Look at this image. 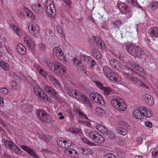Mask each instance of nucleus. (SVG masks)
Returning <instances> with one entry per match:
<instances>
[{
  "label": "nucleus",
  "instance_id": "20",
  "mask_svg": "<svg viewBox=\"0 0 158 158\" xmlns=\"http://www.w3.org/2000/svg\"><path fill=\"white\" fill-rule=\"evenodd\" d=\"M142 109H140L139 107V110H136L133 111V115L136 118L141 119L143 118V114Z\"/></svg>",
  "mask_w": 158,
  "mask_h": 158
},
{
  "label": "nucleus",
  "instance_id": "27",
  "mask_svg": "<svg viewBox=\"0 0 158 158\" xmlns=\"http://www.w3.org/2000/svg\"><path fill=\"white\" fill-rule=\"evenodd\" d=\"M44 90L49 95L55 90V89L52 86H50L47 85H45L43 86Z\"/></svg>",
  "mask_w": 158,
  "mask_h": 158
},
{
  "label": "nucleus",
  "instance_id": "59",
  "mask_svg": "<svg viewBox=\"0 0 158 158\" xmlns=\"http://www.w3.org/2000/svg\"><path fill=\"white\" fill-rule=\"evenodd\" d=\"M108 133L107 134H105V135L108 136L110 138L113 139L115 138V135L112 132H110L108 131Z\"/></svg>",
  "mask_w": 158,
  "mask_h": 158
},
{
  "label": "nucleus",
  "instance_id": "50",
  "mask_svg": "<svg viewBox=\"0 0 158 158\" xmlns=\"http://www.w3.org/2000/svg\"><path fill=\"white\" fill-rule=\"evenodd\" d=\"M57 142L59 146L63 148H65V144L64 143V140L62 141V140H57Z\"/></svg>",
  "mask_w": 158,
  "mask_h": 158
},
{
  "label": "nucleus",
  "instance_id": "10",
  "mask_svg": "<svg viewBox=\"0 0 158 158\" xmlns=\"http://www.w3.org/2000/svg\"><path fill=\"white\" fill-rule=\"evenodd\" d=\"M90 137L96 142L103 143L105 141L104 138L98 133L95 131H92L89 134Z\"/></svg>",
  "mask_w": 158,
  "mask_h": 158
},
{
  "label": "nucleus",
  "instance_id": "35",
  "mask_svg": "<svg viewBox=\"0 0 158 158\" xmlns=\"http://www.w3.org/2000/svg\"><path fill=\"white\" fill-rule=\"evenodd\" d=\"M84 63L85 64H87L89 63L90 62V60L92 59V58L86 56H84L82 58Z\"/></svg>",
  "mask_w": 158,
  "mask_h": 158
},
{
  "label": "nucleus",
  "instance_id": "24",
  "mask_svg": "<svg viewBox=\"0 0 158 158\" xmlns=\"http://www.w3.org/2000/svg\"><path fill=\"white\" fill-rule=\"evenodd\" d=\"M140 109H142L143 117L145 116L147 118H149L152 116V112L149 110H148L146 107H140Z\"/></svg>",
  "mask_w": 158,
  "mask_h": 158
},
{
  "label": "nucleus",
  "instance_id": "14",
  "mask_svg": "<svg viewBox=\"0 0 158 158\" xmlns=\"http://www.w3.org/2000/svg\"><path fill=\"white\" fill-rule=\"evenodd\" d=\"M117 6L122 13L128 12L130 11V8L124 3H118Z\"/></svg>",
  "mask_w": 158,
  "mask_h": 158
},
{
  "label": "nucleus",
  "instance_id": "5",
  "mask_svg": "<svg viewBox=\"0 0 158 158\" xmlns=\"http://www.w3.org/2000/svg\"><path fill=\"white\" fill-rule=\"evenodd\" d=\"M95 83L97 87L103 91L104 95L106 97H107L109 94H113L114 90L110 87L107 85L106 86H104L102 83L98 81H95Z\"/></svg>",
  "mask_w": 158,
  "mask_h": 158
},
{
  "label": "nucleus",
  "instance_id": "48",
  "mask_svg": "<svg viewBox=\"0 0 158 158\" xmlns=\"http://www.w3.org/2000/svg\"><path fill=\"white\" fill-rule=\"evenodd\" d=\"M73 150L72 149H68L65 151V153L68 156L71 157L73 156Z\"/></svg>",
  "mask_w": 158,
  "mask_h": 158
},
{
  "label": "nucleus",
  "instance_id": "42",
  "mask_svg": "<svg viewBox=\"0 0 158 158\" xmlns=\"http://www.w3.org/2000/svg\"><path fill=\"white\" fill-rule=\"evenodd\" d=\"M113 24L115 27H118L122 24V22L120 20H116L113 22Z\"/></svg>",
  "mask_w": 158,
  "mask_h": 158
},
{
  "label": "nucleus",
  "instance_id": "13",
  "mask_svg": "<svg viewBox=\"0 0 158 158\" xmlns=\"http://www.w3.org/2000/svg\"><path fill=\"white\" fill-rule=\"evenodd\" d=\"M53 53L54 55L56 56L57 58L60 60H64L65 57L61 49L58 47L54 48L52 50Z\"/></svg>",
  "mask_w": 158,
  "mask_h": 158
},
{
  "label": "nucleus",
  "instance_id": "8",
  "mask_svg": "<svg viewBox=\"0 0 158 158\" xmlns=\"http://www.w3.org/2000/svg\"><path fill=\"white\" fill-rule=\"evenodd\" d=\"M89 96L92 100H93L100 106L103 105L105 103L101 95L98 93H91L90 94Z\"/></svg>",
  "mask_w": 158,
  "mask_h": 158
},
{
  "label": "nucleus",
  "instance_id": "22",
  "mask_svg": "<svg viewBox=\"0 0 158 158\" xmlns=\"http://www.w3.org/2000/svg\"><path fill=\"white\" fill-rule=\"evenodd\" d=\"M4 143L6 148H8L10 150L15 151L14 145H15L12 141L6 139H3Z\"/></svg>",
  "mask_w": 158,
  "mask_h": 158
},
{
  "label": "nucleus",
  "instance_id": "19",
  "mask_svg": "<svg viewBox=\"0 0 158 158\" xmlns=\"http://www.w3.org/2000/svg\"><path fill=\"white\" fill-rule=\"evenodd\" d=\"M90 48L91 53L94 58L96 59H99L102 57L101 54L97 49L95 48L94 47L92 48L90 47Z\"/></svg>",
  "mask_w": 158,
  "mask_h": 158
},
{
  "label": "nucleus",
  "instance_id": "49",
  "mask_svg": "<svg viewBox=\"0 0 158 158\" xmlns=\"http://www.w3.org/2000/svg\"><path fill=\"white\" fill-rule=\"evenodd\" d=\"M98 42H97V45L99 46L101 48H105V44L102 43L100 38H98Z\"/></svg>",
  "mask_w": 158,
  "mask_h": 158
},
{
  "label": "nucleus",
  "instance_id": "60",
  "mask_svg": "<svg viewBox=\"0 0 158 158\" xmlns=\"http://www.w3.org/2000/svg\"><path fill=\"white\" fill-rule=\"evenodd\" d=\"M0 93H2L6 94L8 93V90L6 88H2L0 89Z\"/></svg>",
  "mask_w": 158,
  "mask_h": 158
},
{
  "label": "nucleus",
  "instance_id": "23",
  "mask_svg": "<svg viewBox=\"0 0 158 158\" xmlns=\"http://www.w3.org/2000/svg\"><path fill=\"white\" fill-rule=\"evenodd\" d=\"M145 102L148 105L151 106L153 105L154 100L152 96L148 94H146L143 96Z\"/></svg>",
  "mask_w": 158,
  "mask_h": 158
},
{
  "label": "nucleus",
  "instance_id": "47",
  "mask_svg": "<svg viewBox=\"0 0 158 158\" xmlns=\"http://www.w3.org/2000/svg\"><path fill=\"white\" fill-rule=\"evenodd\" d=\"M15 151H12L17 154H21V150L20 148L16 145H14Z\"/></svg>",
  "mask_w": 158,
  "mask_h": 158
},
{
  "label": "nucleus",
  "instance_id": "26",
  "mask_svg": "<svg viewBox=\"0 0 158 158\" xmlns=\"http://www.w3.org/2000/svg\"><path fill=\"white\" fill-rule=\"evenodd\" d=\"M49 95L52 98L58 101H60L62 99L58 92L55 89Z\"/></svg>",
  "mask_w": 158,
  "mask_h": 158
},
{
  "label": "nucleus",
  "instance_id": "63",
  "mask_svg": "<svg viewBox=\"0 0 158 158\" xmlns=\"http://www.w3.org/2000/svg\"><path fill=\"white\" fill-rule=\"evenodd\" d=\"M46 64L48 67L50 69L52 68V64L51 60H48L46 61Z\"/></svg>",
  "mask_w": 158,
  "mask_h": 158
},
{
  "label": "nucleus",
  "instance_id": "4",
  "mask_svg": "<svg viewBox=\"0 0 158 158\" xmlns=\"http://www.w3.org/2000/svg\"><path fill=\"white\" fill-rule=\"evenodd\" d=\"M45 8L46 13L49 17L53 18L55 16L56 11L53 0H47Z\"/></svg>",
  "mask_w": 158,
  "mask_h": 158
},
{
  "label": "nucleus",
  "instance_id": "2",
  "mask_svg": "<svg viewBox=\"0 0 158 158\" xmlns=\"http://www.w3.org/2000/svg\"><path fill=\"white\" fill-rule=\"evenodd\" d=\"M126 47L127 52L134 58L138 57L143 59V56L144 55V52L139 47L129 44L126 45Z\"/></svg>",
  "mask_w": 158,
  "mask_h": 158
},
{
  "label": "nucleus",
  "instance_id": "12",
  "mask_svg": "<svg viewBox=\"0 0 158 158\" xmlns=\"http://www.w3.org/2000/svg\"><path fill=\"white\" fill-rule=\"evenodd\" d=\"M28 29L30 33L33 36L36 37L39 35V27L36 24L31 23L29 26Z\"/></svg>",
  "mask_w": 158,
  "mask_h": 158
},
{
  "label": "nucleus",
  "instance_id": "44",
  "mask_svg": "<svg viewBox=\"0 0 158 158\" xmlns=\"http://www.w3.org/2000/svg\"><path fill=\"white\" fill-rule=\"evenodd\" d=\"M117 155L118 158H125V154L123 152L121 151L117 152Z\"/></svg>",
  "mask_w": 158,
  "mask_h": 158
},
{
  "label": "nucleus",
  "instance_id": "56",
  "mask_svg": "<svg viewBox=\"0 0 158 158\" xmlns=\"http://www.w3.org/2000/svg\"><path fill=\"white\" fill-rule=\"evenodd\" d=\"M17 16L21 19H23L24 18V14L23 12L19 10L17 12Z\"/></svg>",
  "mask_w": 158,
  "mask_h": 158
},
{
  "label": "nucleus",
  "instance_id": "29",
  "mask_svg": "<svg viewBox=\"0 0 158 158\" xmlns=\"http://www.w3.org/2000/svg\"><path fill=\"white\" fill-rule=\"evenodd\" d=\"M32 8L37 14H40L41 13L42 8L40 4L32 5Z\"/></svg>",
  "mask_w": 158,
  "mask_h": 158
},
{
  "label": "nucleus",
  "instance_id": "34",
  "mask_svg": "<svg viewBox=\"0 0 158 158\" xmlns=\"http://www.w3.org/2000/svg\"><path fill=\"white\" fill-rule=\"evenodd\" d=\"M39 72L40 74L44 78L46 77L48 74V72L47 71L41 68L39 69Z\"/></svg>",
  "mask_w": 158,
  "mask_h": 158
},
{
  "label": "nucleus",
  "instance_id": "11",
  "mask_svg": "<svg viewBox=\"0 0 158 158\" xmlns=\"http://www.w3.org/2000/svg\"><path fill=\"white\" fill-rule=\"evenodd\" d=\"M103 71L104 75L107 78H109L112 81L114 79L115 73L111 69L107 66H103Z\"/></svg>",
  "mask_w": 158,
  "mask_h": 158
},
{
  "label": "nucleus",
  "instance_id": "1",
  "mask_svg": "<svg viewBox=\"0 0 158 158\" xmlns=\"http://www.w3.org/2000/svg\"><path fill=\"white\" fill-rule=\"evenodd\" d=\"M67 93L69 96L77 99L78 101L83 104H86L89 107L92 106L90 101L87 99V97L83 94L80 93L77 90L72 88H69L68 89Z\"/></svg>",
  "mask_w": 158,
  "mask_h": 158
},
{
  "label": "nucleus",
  "instance_id": "64",
  "mask_svg": "<svg viewBox=\"0 0 158 158\" xmlns=\"http://www.w3.org/2000/svg\"><path fill=\"white\" fill-rule=\"evenodd\" d=\"M64 2L67 5L68 8H70L71 6L70 4L71 3V1L70 0H63Z\"/></svg>",
  "mask_w": 158,
  "mask_h": 158
},
{
  "label": "nucleus",
  "instance_id": "55",
  "mask_svg": "<svg viewBox=\"0 0 158 158\" xmlns=\"http://www.w3.org/2000/svg\"><path fill=\"white\" fill-rule=\"evenodd\" d=\"M56 29L57 32L59 34L63 35V31L60 25H58L56 26Z\"/></svg>",
  "mask_w": 158,
  "mask_h": 158
},
{
  "label": "nucleus",
  "instance_id": "39",
  "mask_svg": "<svg viewBox=\"0 0 158 158\" xmlns=\"http://www.w3.org/2000/svg\"><path fill=\"white\" fill-rule=\"evenodd\" d=\"M0 66L1 67L4 68L6 70H7L9 69V67L8 64L3 61H1L0 62Z\"/></svg>",
  "mask_w": 158,
  "mask_h": 158
},
{
  "label": "nucleus",
  "instance_id": "40",
  "mask_svg": "<svg viewBox=\"0 0 158 158\" xmlns=\"http://www.w3.org/2000/svg\"><path fill=\"white\" fill-rule=\"evenodd\" d=\"M120 124L122 125V126L124 127L123 128H125L127 130H129L130 129V127L129 125L126 122L124 121H122L120 123Z\"/></svg>",
  "mask_w": 158,
  "mask_h": 158
},
{
  "label": "nucleus",
  "instance_id": "31",
  "mask_svg": "<svg viewBox=\"0 0 158 158\" xmlns=\"http://www.w3.org/2000/svg\"><path fill=\"white\" fill-rule=\"evenodd\" d=\"M116 130L118 133L123 135H126L127 132V130L122 127H118L116 129Z\"/></svg>",
  "mask_w": 158,
  "mask_h": 158
},
{
  "label": "nucleus",
  "instance_id": "17",
  "mask_svg": "<svg viewBox=\"0 0 158 158\" xmlns=\"http://www.w3.org/2000/svg\"><path fill=\"white\" fill-rule=\"evenodd\" d=\"M48 77L50 80L51 83L56 87L58 88H60L61 85L59 81L54 77L52 75L49 74Z\"/></svg>",
  "mask_w": 158,
  "mask_h": 158
},
{
  "label": "nucleus",
  "instance_id": "6",
  "mask_svg": "<svg viewBox=\"0 0 158 158\" xmlns=\"http://www.w3.org/2000/svg\"><path fill=\"white\" fill-rule=\"evenodd\" d=\"M36 114L37 117L43 122L48 123L50 120L49 116L48 115L46 112L44 111L38 110H36Z\"/></svg>",
  "mask_w": 158,
  "mask_h": 158
},
{
  "label": "nucleus",
  "instance_id": "15",
  "mask_svg": "<svg viewBox=\"0 0 158 158\" xmlns=\"http://www.w3.org/2000/svg\"><path fill=\"white\" fill-rule=\"evenodd\" d=\"M21 147L24 151L27 152L29 155L33 157L34 158H37V156L36 154L34 152L32 149L30 148L28 146L22 145L21 146Z\"/></svg>",
  "mask_w": 158,
  "mask_h": 158
},
{
  "label": "nucleus",
  "instance_id": "36",
  "mask_svg": "<svg viewBox=\"0 0 158 158\" xmlns=\"http://www.w3.org/2000/svg\"><path fill=\"white\" fill-rule=\"evenodd\" d=\"M110 63L111 66L114 68L119 63V61L116 59H111L110 60Z\"/></svg>",
  "mask_w": 158,
  "mask_h": 158
},
{
  "label": "nucleus",
  "instance_id": "54",
  "mask_svg": "<svg viewBox=\"0 0 158 158\" xmlns=\"http://www.w3.org/2000/svg\"><path fill=\"white\" fill-rule=\"evenodd\" d=\"M39 48L40 50L45 51L47 49L46 45L43 43H40L39 44Z\"/></svg>",
  "mask_w": 158,
  "mask_h": 158
},
{
  "label": "nucleus",
  "instance_id": "16",
  "mask_svg": "<svg viewBox=\"0 0 158 158\" xmlns=\"http://www.w3.org/2000/svg\"><path fill=\"white\" fill-rule=\"evenodd\" d=\"M21 147L24 151L27 152L29 155L33 157L34 158H37V156L36 154L34 152L32 149L30 148L28 146L22 145L21 146Z\"/></svg>",
  "mask_w": 158,
  "mask_h": 158
},
{
  "label": "nucleus",
  "instance_id": "62",
  "mask_svg": "<svg viewBox=\"0 0 158 158\" xmlns=\"http://www.w3.org/2000/svg\"><path fill=\"white\" fill-rule=\"evenodd\" d=\"M139 80L136 77H131L130 78V80L135 84L137 83Z\"/></svg>",
  "mask_w": 158,
  "mask_h": 158
},
{
  "label": "nucleus",
  "instance_id": "46",
  "mask_svg": "<svg viewBox=\"0 0 158 158\" xmlns=\"http://www.w3.org/2000/svg\"><path fill=\"white\" fill-rule=\"evenodd\" d=\"M114 68L115 69L118 71L121 72H122L123 69L122 65L120 63L117 64Z\"/></svg>",
  "mask_w": 158,
  "mask_h": 158
},
{
  "label": "nucleus",
  "instance_id": "51",
  "mask_svg": "<svg viewBox=\"0 0 158 158\" xmlns=\"http://www.w3.org/2000/svg\"><path fill=\"white\" fill-rule=\"evenodd\" d=\"M79 150L80 152L81 153H82L84 155H88V154L87 153L88 150L83 147H81L79 148Z\"/></svg>",
  "mask_w": 158,
  "mask_h": 158
},
{
  "label": "nucleus",
  "instance_id": "28",
  "mask_svg": "<svg viewBox=\"0 0 158 158\" xmlns=\"http://www.w3.org/2000/svg\"><path fill=\"white\" fill-rule=\"evenodd\" d=\"M37 97L40 101L45 102L48 100V95L44 91Z\"/></svg>",
  "mask_w": 158,
  "mask_h": 158
},
{
  "label": "nucleus",
  "instance_id": "52",
  "mask_svg": "<svg viewBox=\"0 0 158 158\" xmlns=\"http://www.w3.org/2000/svg\"><path fill=\"white\" fill-rule=\"evenodd\" d=\"M104 158H116L115 156L111 153H108L103 155Z\"/></svg>",
  "mask_w": 158,
  "mask_h": 158
},
{
  "label": "nucleus",
  "instance_id": "3",
  "mask_svg": "<svg viewBox=\"0 0 158 158\" xmlns=\"http://www.w3.org/2000/svg\"><path fill=\"white\" fill-rule=\"evenodd\" d=\"M113 97L110 99L111 105L115 109L120 111H124L126 109V105L123 101L119 98H116L113 97V95H111Z\"/></svg>",
  "mask_w": 158,
  "mask_h": 158
},
{
  "label": "nucleus",
  "instance_id": "53",
  "mask_svg": "<svg viewBox=\"0 0 158 158\" xmlns=\"http://www.w3.org/2000/svg\"><path fill=\"white\" fill-rule=\"evenodd\" d=\"M114 77V79L112 80V81H114L116 82H120L122 80V78L118 76L117 75H116L115 73Z\"/></svg>",
  "mask_w": 158,
  "mask_h": 158
},
{
  "label": "nucleus",
  "instance_id": "9",
  "mask_svg": "<svg viewBox=\"0 0 158 158\" xmlns=\"http://www.w3.org/2000/svg\"><path fill=\"white\" fill-rule=\"evenodd\" d=\"M54 68V71L61 75L64 74L65 73L66 68L63 65L59 62L55 61L53 63Z\"/></svg>",
  "mask_w": 158,
  "mask_h": 158
},
{
  "label": "nucleus",
  "instance_id": "33",
  "mask_svg": "<svg viewBox=\"0 0 158 158\" xmlns=\"http://www.w3.org/2000/svg\"><path fill=\"white\" fill-rule=\"evenodd\" d=\"M150 5L151 8L153 10L158 9V2H152L150 4Z\"/></svg>",
  "mask_w": 158,
  "mask_h": 158
},
{
  "label": "nucleus",
  "instance_id": "41",
  "mask_svg": "<svg viewBox=\"0 0 158 158\" xmlns=\"http://www.w3.org/2000/svg\"><path fill=\"white\" fill-rule=\"evenodd\" d=\"M81 61L80 59L74 58L73 60V62L74 65L79 66L81 64Z\"/></svg>",
  "mask_w": 158,
  "mask_h": 158
},
{
  "label": "nucleus",
  "instance_id": "32",
  "mask_svg": "<svg viewBox=\"0 0 158 158\" xmlns=\"http://www.w3.org/2000/svg\"><path fill=\"white\" fill-rule=\"evenodd\" d=\"M34 91L37 97L44 92L43 89L39 86H36L34 87Z\"/></svg>",
  "mask_w": 158,
  "mask_h": 158
},
{
  "label": "nucleus",
  "instance_id": "57",
  "mask_svg": "<svg viewBox=\"0 0 158 158\" xmlns=\"http://www.w3.org/2000/svg\"><path fill=\"white\" fill-rule=\"evenodd\" d=\"M136 84L137 86L139 87H146V85L144 84L143 82L139 80H138V81H137V83H136Z\"/></svg>",
  "mask_w": 158,
  "mask_h": 158
},
{
  "label": "nucleus",
  "instance_id": "30",
  "mask_svg": "<svg viewBox=\"0 0 158 158\" xmlns=\"http://www.w3.org/2000/svg\"><path fill=\"white\" fill-rule=\"evenodd\" d=\"M32 106L29 104H25L22 106V110L24 112L27 113L32 110Z\"/></svg>",
  "mask_w": 158,
  "mask_h": 158
},
{
  "label": "nucleus",
  "instance_id": "43",
  "mask_svg": "<svg viewBox=\"0 0 158 158\" xmlns=\"http://www.w3.org/2000/svg\"><path fill=\"white\" fill-rule=\"evenodd\" d=\"M93 39L94 41L92 40L91 42V46H92V44L93 45H95V47H97V42H98V38H99L98 37H97L95 36H93Z\"/></svg>",
  "mask_w": 158,
  "mask_h": 158
},
{
  "label": "nucleus",
  "instance_id": "38",
  "mask_svg": "<svg viewBox=\"0 0 158 158\" xmlns=\"http://www.w3.org/2000/svg\"><path fill=\"white\" fill-rule=\"evenodd\" d=\"M82 141L87 144L88 145H89L90 146H96V144L92 142H90L89 140L86 139L85 137H83L81 139Z\"/></svg>",
  "mask_w": 158,
  "mask_h": 158
},
{
  "label": "nucleus",
  "instance_id": "61",
  "mask_svg": "<svg viewBox=\"0 0 158 158\" xmlns=\"http://www.w3.org/2000/svg\"><path fill=\"white\" fill-rule=\"evenodd\" d=\"M39 137L40 139H41L42 140H44V141L46 142L48 141V138L47 137L46 135H40L39 136Z\"/></svg>",
  "mask_w": 158,
  "mask_h": 158
},
{
  "label": "nucleus",
  "instance_id": "45",
  "mask_svg": "<svg viewBox=\"0 0 158 158\" xmlns=\"http://www.w3.org/2000/svg\"><path fill=\"white\" fill-rule=\"evenodd\" d=\"M27 45L28 47L31 49V51L33 52L35 48L34 44L32 40H30V42H29L28 44H27Z\"/></svg>",
  "mask_w": 158,
  "mask_h": 158
},
{
  "label": "nucleus",
  "instance_id": "37",
  "mask_svg": "<svg viewBox=\"0 0 158 158\" xmlns=\"http://www.w3.org/2000/svg\"><path fill=\"white\" fill-rule=\"evenodd\" d=\"M11 27L13 28L14 31L18 35H20L21 34V31L19 28L16 27V26L14 25H11Z\"/></svg>",
  "mask_w": 158,
  "mask_h": 158
},
{
  "label": "nucleus",
  "instance_id": "58",
  "mask_svg": "<svg viewBox=\"0 0 158 158\" xmlns=\"http://www.w3.org/2000/svg\"><path fill=\"white\" fill-rule=\"evenodd\" d=\"M23 40L26 44H28L31 40L29 36H26L24 37Z\"/></svg>",
  "mask_w": 158,
  "mask_h": 158
},
{
  "label": "nucleus",
  "instance_id": "7",
  "mask_svg": "<svg viewBox=\"0 0 158 158\" xmlns=\"http://www.w3.org/2000/svg\"><path fill=\"white\" fill-rule=\"evenodd\" d=\"M126 58H127V57H124L123 59V62L131 66L133 69L140 72L142 73L143 72V69L140 65L135 63H134L133 61L131 60H128V59L127 60H126Z\"/></svg>",
  "mask_w": 158,
  "mask_h": 158
},
{
  "label": "nucleus",
  "instance_id": "25",
  "mask_svg": "<svg viewBox=\"0 0 158 158\" xmlns=\"http://www.w3.org/2000/svg\"><path fill=\"white\" fill-rule=\"evenodd\" d=\"M96 129L100 132L104 134H107L108 132L107 129L104 126L101 124H97L96 125Z\"/></svg>",
  "mask_w": 158,
  "mask_h": 158
},
{
  "label": "nucleus",
  "instance_id": "21",
  "mask_svg": "<svg viewBox=\"0 0 158 158\" xmlns=\"http://www.w3.org/2000/svg\"><path fill=\"white\" fill-rule=\"evenodd\" d=\"M26 49L25 47L21 43L18 44L16 48L17 51L22 55L25 54L26 53Z\"/></svg>",
  "mask_w": 158,
  "mask_h": 158
},
{
  "label": "nucleus",
  "instance_id": "18",
  "mask_svg": "<svg viewBox=\"0 0 158 158\" xmlns=\"http://www.w3.org/2000/svg\"><path fill=\"white\" fill-rule=\"evenodd\" d=\"M148 33L150 37L154 39V38L158 37V27H153L151 28L148 31Z\"/></svg>",
  "mask_w": 158,
  "mask_h": 158
}]
</instances>
